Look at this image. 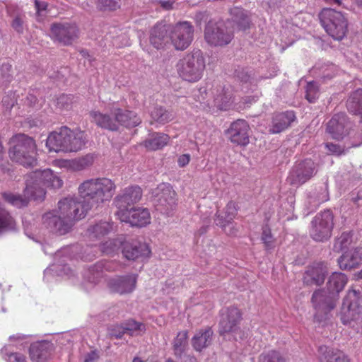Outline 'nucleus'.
<instances>
[{
  "mask_svg": "<svg viewBox=\"0 0 362 362\" xmlns=\"http://www.w3.org/2000/svg\"><path fill=\"white\" fill-rule=\"evenodd\" d=\"M90 209V205L81 199L66 197L59 201L57 211H48L42 216V223L54 233L63 235L69 233Z\"/></svg>",
  "mask_w": 362,
  "mask_h": 362,
  "instance_id": "1",
  "label": "nucleus"
},
{
  "mask_svg": "<svg viewBox=\"0 0 362 362\" xmlns=\"http://www.w3.org/2000/svg\"><path fill=\"white\" fill-rule=\"evenodd\" d=\"M63 183L61 177L51 169L38 170L27 175L24 190L26 198L11 192L4 193L3 197L7 202L20 208L26 206L28 199L37 202L44 200L46 192L42 186L51 189H59Z\"/></svg>",
  "mask_w": 362,
  "mask_h": 362,
  "instance_id": "2",
  "label": "nucleus"
},
{
  "mask_svg": "<svg viewBox=\"0 0 362 362\" xmlns=\"http://www.w3.org/2000/svg\"><path fill=\"white\" fill-rule=\"evenodd\" d=\"M250 23V21L247 14L238 10L237 16L226 24L209 22L205 28V39L211 45H227L231 41L234 30H245L249 28Z\"/></svg>",
  "mask_w": 362,
  "mask_h": 362,
  "instance_id": "3",
  "label": "nucleus"
},
{
  "mask_svg": "<svg viewBox=\"0 0 362 362\" xmlns=\"http://www.w3.org/2000/svg\"><path fill=\"white\" fill-rule=\"evenodd\" d=\"M86 143L87 138L83 132L62 127L49 133L45 145L49 152L66 153L82 150Z\"/></svg>",
  "mask_w": 362,
  "mask_h": 362,
  "instance_id": "4",
  "label": "nucleus"
},
{
  "mask_svg": "<svg viewBox=\"0 0 362 362\" xmlns=\"http://www.w3.org/2000/svg\"><path fill=\"white\" fill-rule=\"evenodd\" d=\"M347 283L346 276L341 272H334L329 277L327 284V291L317 290L314 292L312 303L316 310L315 319L321 321V315H327L336 305L335 296L341 292Z\"/></svg>",
  "mask_w": 362,
  "mask_h": 362,
  "instance_id": "5",
  "label": "nucleus"
},
{
  "mask_svg": "<svg viewBox=\"0 0 362 362\" xmlns=\"http://www.w3.org/2000/svg\"><path fill=\"white\" fill-rule=\"evenodd\" d=\"M113 182L107 178L90 179L78 187L81 199L90 209L95 205L110 200L112 197Z\"/></svg>",
  "mask_w": 362,
  "mask_h": 362,
  "instance_id": "6",
  "label": "nucleus"
},
{
  "mask_svg": "<svg viewBox=\"0 0 362 362\" xmlns=\"http://www.w3.org/2000/svg\"><path fill=\"white\" fill-rule=\"evenodd\" d=\"M10 158L23 166L31 167L37 163V146L35 140L25 134H16L11 139Z\"/></svg>",
  "mask_w": 362,
  "mask_h": 362,
  "instance_id": "7",
  "label": "nucleus"
},
{
  "mask_svg": "<svg viewBox=\"0 0 362 362\" xmlns=\"http://www.w3.org/2000/svg\"><path fill=\"white\" fill-rule=\"evenodd\" d=\"M206 67L205 58L201 50L187 54L177 64V71L183 80L195 83L199 81Z\"/></svg>",
  "mask_w": 362,
  "mask_h": 362,
  "instance_id": "8",
  "label": "nucleus"
},
{
  "mask_svg": "<svg viewBox=\"0 0 362 362\" xmlns=\"http://www.w3.org/2000/svg\"><path fill=\"white\" fill-rule=\"evenodd\" d=\"M341 323L356 332L362 330V299L356 291H349L345 298L341 313Z\"/></svg>",
  "mask_w": 362,
  "mask_h": 362,
  "instance_id": "9",
  "label": "nucleus"
},
{
  "mask_svg": "<svg viewBox=\"0 0 362 362\" xmlns=\"http://www.w3.org/2000/svg\"><path fill=\"white\" fill-rule=\"evenodd\" d=\"M319 17L322 27L333 39L341 40L345 37L348 20L343 13L325 8L320 11Z\"/></svg>",
  "mask_w": 362,
  "mask_h": 362,
  "instance_id": "10",
  "label": "nucleus"
},
{
  "mask_svg": "<svg viewBox=\"0 0 362 362\" xmlns=\"http://www.w3.org/2000/svg\"><path fill=\"white\" fill-rule=\"evenodd\" d=\"M112 263L107 261H100L95 265L86 269L83 274V284L87 289L92 288L100 283H107L112 287L111 273Z\"/></svg>",
  "mask_w": 362,
  "mask_h": 362,
  "instance_id": "11",
  "label": "nucleus"
},
{
  "mask_svg": "<svg viewBox=\"0 0 362 362\" xmlns=\"http://www.w3.org/2000/svg\"><path fill=\"white\" fill-rule=\"evenodd\" d=\"M333 219V214L329 210L317 214L312 221V238L319 242L327 240L331 237L334 227Z\"/></svg>",
  "mask_w": 362,
  "mask_h": 362,
  "instance_id": "12",
  "label": "nucleus"
},
{
  "mask_svg": "<svg viewBox=\"0 0 362 362\" xmlns=\"http://www.w3.org/2000/svg\"><path fill=\"white\" fill-rule=\"evenodd\" d=\"M63 250H57L54 253V262L49 265L44 272V279L47 283H52L54 279L58 281L59 277L75 282L76 274L66 264L63 257Z\"/></svg>",
  "mask_w": 362,
  "mask_h": 362,
  "instance_id": "13",
  "label": "nucleus"
},
{
  "mask_svg": "<svg viewBox=\"0 0 362 362\" xmlns=\"http://www.w3.org/2000/svg\"><path fill=\"white\" fill-rule=\"evenodd\" d=\"M315 173V163L310 159H305L293 166L287 181L291 185L298 187L309 180Z\"/></svg>",
  "mask_w": 362,
  "mask_h": 362,
  "instance_id": "14",
  "label": "nucleus"
},
{
  "mask_svg": "<svg viewBox=\"0 0 362 362\" xmlns=\"http://www.w3.org/2000/svg\"><path fill=\"white\" fill-rule=\"evenodd\" d=\"M117 216L122 222L129 223L132 226L144 227L151 223V214L148 209L133 208L130 210H118Z\"/></svg>",
  "mask_w": 362,
  "mask_h": 362,
  "instance_id": "15",
  "label": "nucleus"
},
{
  "mask_svg": "<svg viewBox=\"0 0 362 362\" xmlns=\"http://www.w3.org/2000/svg\"><path fill=\"white\" fill-rule=\"evenodd\" d=\"M192 35V26L187 22H182L173 27L170 38L175 49L183 50L190 45Z\"/></svg>",
  "mask_w": 362,
  "mask_h": 362,
  "instance_id": "16",
  "label": "nucleus"
},
{
  "mask_svg": "<svg viewBox=\"0 0 362 362\" xmlns=\"http://www.w3.org/2000/svg\"><path fill=\"white\" fill-rule=\"evenodd\" d=\"M238 212V205L235 202H229L222 211H217L214 220L216 224L222 228L225 232L230 235H235L237 229L232 226V221Z\"/></svg>",
  "mask_w": 362,
  "mask_h": 362,
  "instance_id": "17",
  "label": "nucleus"
},
{
  "mask_svg": "<svg viewBox=\"0 0 362 362\" xmlns=\"http://www.w3.org/2000/svg\"><path fill=\"white\" fill-rule=\"evenodd\" d=\"M155 202L168 214L176 204L175 192L170 184L162 183L155 191Z\"/></svg>",
  "mask_w": 362,
  "mask_h": 362,
  "instance_id": "18",
  "label": "nucleus"
},
{
  "mask_svg": "<svg viewBox=\"0 0 362 362\" xmlns=\"http://www.w3.org/2000/svg\"><path fill=\"white\" fill-rule=\"evenodd\" d=\"M350 129V123L344 113L334 115L327 125V132L334 139H342Z\"/></svg>",
  "mask_w": 362,
  "mask_h": 362,
  "instance_id": "19",
  "label": "nucleus"
},
{
  "mask_svg": "<svg viewBox=\"0 0 362 362\" xmlns=\"http://www.w3.org/2000/svg\"><path fill=\"white\" fill-rule=\"evenodd\" d=\"M50 35L54 40L64 45H69L77 37L78 29L73 24H54L51 28Z\"/></svg>",
  "mask_w": 362,
  "mask_h": 362,
  "instance_id": "20",
  "label": "nucleus"
},
{
  "mask_svg": "<svg viewBox=\"0 0 362 362\" xmlns=\"http://www.w3.org/2000/svg\"><path fill=\"white\" fill-rule=\"evenodd\" d=\"M250 127L244 119H237L233 122L228 130L230 141L238 145L245 146L249 141Z\"/></svg>",
  "mask_w": 362,
  "mask_h": 362,
  "instance_id": "21",
  "label": "nucleus"
},
{
  "mask_svg": "<svg viewBox=\"0 0 362 362\" xmlns=\"http://www.w3.org/2000/svg\"><path fill=\"white\" fill-rule=\"evenodd\" d=\"M142 197V190L138 186L125 188L121 194L117 197L116 203L118 210L128 209V206L136 204Z\"/></svg>",
  "mask_w": 362,
  "mask_h": 362,
  "instance_id": "22",
  "label": "nucleus"
},
{
  "mask_svg": "<svg viewBox=\"0 0 362 362\" xmlns=\"http://www.w3.org/2000/svg\"><path fill=\"white\" fill-rule=\"evenodd\" d=\"M240 317V312L237 308H230L223 310L220 321V333L224 334L235 331Z\"/></svg>",
  "mask_w": 362,
  "mask_h": 362,
  "instance_id": "23",
  "label": "nucleus"
},
{
  "mask_svg": "<svg viewBox=\"0 0 362 362\" xmlns=\"http://www.w3.org/2000/svg\"><path fill=\"white\" fill-rule=\"evenodd\" d=\"M327 268L324 263H316L309 267L304 276V282L308 285H320L325 281Z\"/></svg>",
  "mask_w": 362,
  "mask_h": 362,
  "instance_id": "24",
  "label": "nucleus"
},
{
  "mask_svg": "<svg viewBox=\"0 0 362 362\" xmlns=\"http://www.w3.org/2000/svg\"><path fill=\"white\" fill-rule=\"evenodd\" d=\"M296 116L293 111H286L275 115L269 132L272 134L280 133L287 129L295 120Z\"/></svg>",
  "mask_w": 362,
  "mask_h": 362,
  "instance_id": "25",
  "label": "nucleus"
},
{
  "mask_svg": "<svg viewBox=\"0 0 362 362\" xmlns=\"http://www.w3.org/2000/svg\"><path fill=\"white\" fill-rule=\"evenodd\" d=\"M338 262L341 269L354 268L362 264V250H345Z\"/></svg>",
  "mask_w": 362,
  "mask_h": 362,
  "instance_id": "26",
  "label": "nucleus"
},
{
  "mask_svg": "<svg viewBox=\"0 0 362 362\" xmlns=\"http://www.w3.org/2000/svg\"><path fill=\"white\" fill-rule=\"evenodd\" d=\"M115 121H117L124 127L129 128L139 125L141 119L133 111L119 109L115 112Z\"/></svg>",
  "mask_w": 362,
  "mask_h": 362,
  "instance_id": "27",
  "label": "nucleus"
},
{
  "mask_svg": "<svg viewBox=\"0 0 362 362\" xmlns=\"http://www.w3.org/2000/svg\"><path fill=\"white\" fill-rule=\"evenodd\" d=\"M52 344L46 341H38L31 344L30 356L34 362H42L49 354Z\"/></svg>",
  "mask_w": 362,
  "mask_h": 362,
  "instance_id": "28",
  "label": "nucleus"
},
{
  "mask_svg": "<svg viewBox=\"0 0 362 362\" xmlns=\"http://www.w3.org/2000/svg\"><path fill=\"white\" fill-rule=\"evenodd\" d=\"M136 284V275L131 274L120 276L115 281V292L120 295L130 293L135 289Z\"/></svg>",
  "mask_w": 362,
  "mask_h": 362,
  "instance_id": "29",
  "label": "nucleus"
},
{
  "mask_svg": "<svg viewBox=\"0 0 362 362\" xmlns=\"http://www.w3.org/2000/svg\"><path fill=\"white\" fill-rule=\"evenodd\" d=\"M321 362H351L348 356L339 349L320 347Z\"/></svg>",
  "mask_w": 362,
  "mask_h": 362,
  "instance_id": "30",
  "label": "nucleus"
},
{
  "mask_svg": "<svg viewBox=\"0 0 362 362\" xmlns=\"http://www.w3.org/2000/svg\"><path fill=\"white\" fill-rule=\"evenodd\" d=\"M213 103V105L219 110L229 109L233 103V96L230 88H223L221 90H217Z\"/></svg>",
  "mask_w": 362,
  "mask_h": 362,
  "instance_id": "31",
  "label": "nucleus"
},
{
  "mask_svg": "<svg viewBox=\"0 0 362 362\" xmlns=\"http://www.w3.org/2000/svg\"><path fill=\"white\" fill-rule=\"evenodd\" d=\"M167 29L165 25H156L153 28L150 33L149 41L156 49L162 48L168 42Z\"/></svg>",
  "mask_w": 362,
  "mask_h": 362,
  "instance_id": "32",
  "label": "nucleus"
},
{
  "mask_svg": "<svg viewBox=\"0 0 362 362\" xmlns=\"http://www.w3.org/2000/svg\"><path fill=\"white\" fill-rule=\"evenodd\" d=\"M145 325L134 320L127 321L124 326H115V337H121V334L127 333L131 336L139 335L144 332Z\"/></svg>",
  "mask_w": 362,
  "mask_h": 362,
  "instance_id": "33",
  "label": "nucleus"
},
{
  "mask_svg": "<svg viewBox=\"0 0 362 362\" xmlns=\"http://www.w3.org/2000/svg\"><path fill=\"white\" fill-rule=\"evenodd\" d=\"M170 140V136L164 133H153L146 139L144 146L149 151H156L166 146Z\"/></svg>",
  "mask_w": 362,
  "mask_h": 362,
  "instance_id": "34",
  "label": "nucleus"
},
{
  "mask_svg": "<svg viewBox=\"0 0 362 362\" xmlns=\"http://www.w3.org/2000/svg\"><path fill=\"white\" fill-rule=\"evenodd\" d=\"M213 332L210 328L199 330L192 339L193 347L197 351H202L211 344Z\"/></svg>",
  "mask_w": 362,
  "mask_h": 362,
  "instance_id": "35",
  "label": "nucleus"
},
{
  "mask_svg": "<svg viewBox=\"0 0 362 362\" xmlns=\"http://www.w3.org/2000/svg\"><path fill=\"white\" fill-rule=\"evenodd\" d=\"M151 118V123H158L159 124H164L172 121L174 115L171 111H169L164 107L155 105L149 111Z\"/></svg>",
  "mask_w": 362,
  "mask_h": 362,
  "instance_id": "36",
  "label": "nucleus"
},
{
  "mask_svg": "<svg viewBox=\"0 0 362 362\" xmlns=\"http://www.w3.org/2000/svg\"><path fill=\"white\" fill-rule=\"evenodd\" d=\"M16 229V223L11 214L0 204V235Z\"/></svg>",
  "mask_w": 362,
  "mask_h": 362,
  "instance_id": "37",
  "label": "nucleus"
},
{
  "mask_svg": "<svg viewBox=\"0 0 362 362\" xmlns=\"http://www.w3.org/2000/svg\"><path fill=\"white\" fill-rule=\"evenodd\" d=\"M346 106L350 112L362 115V89H357L349 96Z\"/></svg>",
  "mask_w": 362,
  "mask_h": 362,
  "instance_id": "38",
  "label": "nucleus"
},
{
  "mask_svg": "<svg viewBox=\"0 0 362 362\" xmlns=\"http://www.w3.org/2000/svg\"><path fill=\"white\" fill-rule=\"evenodd\" d=\"M94 162V156L92 154H86L83 156L74 159H71L69 162L71 166V170L81 171L93 165Z\"/></svg>",
  "mask_w": 362,
  "mask_h": 362,
  "instance_id": "39",
  "label": "nucleus"
},
{
  "mask_svg": "<svg viewBox=\"0 0 362 362\" xmlns=\"http://www.w3.org/2000/svg\"><path fill=\"white\" fill-rule=\"evenodd\" d=\"M356 242V238L352 231L343 232L335 240V249H349Z\"/></svg>",
  "mask_w": 362,
  "mask_h": 362,
  "instance_id": "40",
  "label": "nucleus"
},
{
  "mask_svg": "<svg viewBox=\"0 0 362 362\" xmlns=\"http://www.w3.org/2000/svg\"><path fill=\"white\" fill-rule=\"evenodd\" d=\"M112 228V226L110 223L103 221L91 227L88 230V233L91 238L100 240L107 234Z\"/></svg>",
  "mask_w": 362,
  "mask_h": 362,
  "instance_id": "41",
  "label": "nucleus"
},
{
  "mask_svg": "<svg viewBox=\"0 0 362 362\" xmlns=\"http://www.w3.org/2000/svg\"><path fill=\"white\" fill-rule=\"evenodd\" d=\"M90 116L93 122L101 128L111 130L112 122L110 117L99 112L93 111L90 112Z\"/></svg>",
  "mask_w": 362,
  "mask_h": 362,
  "instance_id": "42",
  "label": "nucleus"
},
{
  "mask_svg": "<svg viewBox=\"0 0 362 362\" xmlns=\"http://www.w3.org/2000/svg\"><path fill=\"white\" fill-rule=\"evenodd\" d=\"M187 345V332L186 331L179 332L173 343L175 354L177 356H181L185 351Z\"/></svg>",
  "mask_w": 362,
  "mask_h": 362,
  "instance_id": "43",
  "label": "nucleus"
},
{
  "mask_svg": "<svg viewBox=\"0 0 362 362\" xmlns=\"http://www.w3.org/2000/svg\"><path fill=\"white\" fill-rule=\"evenodd\" d=\"M259 362H286L281 354L275 351H270L262 354L259 357Z\"/></svg>",
  "mask_w": 362,
  "mask_h": 362,
  "instance_id": "44",
  "label": "nucleus"
},
{
  "mask_svg": "<svg viewBox=\"0 0 362 362\" xmlns=\"http://www.w3.org/2000/svg\"><path fill=\"white\" fill-rule=\"evenodd\" d=\"M319 89L317 83L314 81L308 82L306 86V99L310 103H315L319 97Z\"/></svg>",
  "mask_w": 362,
  "mask_h": 362,
  "instance_id": "45",
  "label": "nucleus"
},
{
  "mask_svg": "<svg viewBox=\"0 0 362 362\" xmlns=\"http://www.w3.org/2000/svg\"><path fill=\"white\" fill-rule=\"evenodd\" d=\"M72 97L68 95H62L56 102L57 107L60 110H69L71 107Z\"/></svg>",
  "mask_w": 362,
  "mask_h": 362,
  "instance_id": "46",
  "label": "nucleus"
},
{
  "mask_svg": "<svg viewBox=\"0 0 362 362\" xmlns=\"http://www.w3.org/2000/svg\"><path fill=\"white\" fill-rule=\"evenodd\" d=\"M35 4L37 21H42L47 15V4L45 1H35Z\"/></svg>",
  "mask_w": 362,
  "mask_h": 362,
  "instance_id": "47",
  "label": "nucleus"
},
{
  "mask_svg": "<svg viewBox=\"0 0 362 362\" xmlns=\"http://www.w3.org/2000/svg\"><path fill=\"white\" fill-rule=\"evenodd\" d=\"M11 65L8 63H4L0 66V78L5 81H10L11 77Z\"/></svg>",
  "mask_w": 362,
  "mask_h": 362,
  "instance_id": "48",
  "label": "nucleus"
},
{
  "mask_svg": "<svg viewBox=\"0 0 362 362\" xmlns=\"http://www.w3.org/2000/svg\"><path fill=\"white\" fill-rule=\"evenodd\" d=\"M325 147L330 153L334 155L339 156L344 151L343 148L333 143H327Z\"/></svg>",
  "mask_w": 362,
  "mask_h": 362,
  "instance_id": "49",
  "label": "nucleus"
},
{
  "mask_svg": "<svg viewBox=\"0 0 362 362\" xmlns=\"http://www.w3.org/2000/svg\"><path fill=\"white\" fill-rule=\"evenodd\" d=\"M262 240L267 246L273 242V236L271 230L267 226L264 227L262 229Z\"/></svg>",
  "mask_w": 362,
  "mask_h": 362,
  "instance_id": "50",
  "label": "nucleus"
},
{
  "mask_svg": "<svg viewBox=\"0 0 362 362\" xmlns=\"http://www.w3.org/2000/svg\"><path fill=\"white\" fill-rule=\"evenodd\" d=\"M28 338V336L23 335L21 334H16L13 336H11L9 339L11 341L16 340L18 342V344H16V346H25L28 342L27 341Z\"/></svg>",
  "mask_w": 362,
  "mask_h": 362,
  "instance_id": "51",
  "label": "nucleus"
},
{
  "mask_svg": "<svg viewBox=\"0 0 362 362\" xmlns=\"http://www.w3.org/2000/svg\"><path fill=\"white\" fill-rule=\"evenodd\" d=\"M8 362H27V361L24 355L16 352L8 355Z\"/></svg>",
  "mask_w": 362,
  "mask_h": 362,
  "instance_id": "52",
  "label": "nucleus"
},
{
  "mask_svg": "<svg viewBox=\"0 0 362 362\" xmlns=\"http://www.w3.org/2000/svg\"><path fill=\"white\" fill-rule=\"evenodd\" d=\"M12 28L18 33H22L23 30V21L19 16L16 17L12 22Z\"/></svg>",
  "mask_w": 362,
  "mask_h": 362,
  "instance_id": "53",
  "label": "nucleus"
},
{
  "mask_svg": "<svg viewBox=\"0 0 362 362\" xmlns=\"http://www.w3.org/2000/svg\"><path fill=\"white\" fill-rule=\"evenodd\" d=\"M122 247V249H129V243L126 240V237L120 235L115 239V247Z\"/></svg>",
  "mask_w": 362,
  "mask_h": 362,
  "instance_id": "54",
  "label": "nucleus"
},
{
  "mask_svg": "<svg viewBox=\"0 0 362 362\" xmlns=\"http://www.w3.org/2000/svg\"><path fill=\"white\" fill-rule=\"evenodd\" d=\"M140 250H122L124 257L127 259H135L139 256Z\"/></svg>",
  "mask_w": 362,
  "mask_h": 362,
  "instance_id": "55",
  "label": "nucleus"
},
{
  "mask_svg": "<svg viewBox=\"0 0 362 362\" xmlns=\"http://www.w3.org/2000/svg\"><path fill=\"white\" fill-rule=\"evenodd\" d=\"M81 259L85 262H90L95 259V255L93 250H81Z\"/></svg>",
  "mask_w": 362,
  "mask_h": 362,
  "instance_id": "56",
  "label": "nucleus"
},
{
  "mask_svg": "<svg viewBox=\"0 0 362 362\" xmlns=\"http://www.w3.org/2000/svg\"><path fill=\"white\" fill-rule=\"evenodd\" d=\"M336 71V66L334 64H329L327 66V68L324 71L325 78H332L334 75V72Z\"/></svg>",
  "mask_w": 362,
  "mask_h": 362,
  "instance_id": "57",
  "label": "nucleus"
},
{
  "mask_svg": "<svg viewBox=\"0 0 362 362\" xmlns=\"http://www.w3.org/2000/svg\"><path fill=\"white\" fill-rule=\"evenodd\" d=\"M190 160V156L189 154H183L178 158V165L180 167H185Z\"/></svg>",
  "mask_w": 362,
  "mask_h": 362,
  "instance_id": "58",
  "label": "nucleus"
},
{
  "mask_svg": "<svg viewBox=\"0 0 362 362\" xmlns=\"http://www.w3.org/2000/svg\"><path fill=\"white\" fill-rule=\"evenodd\" d=\"M112 0H98V4L100 9L110 8Z\"/></svg>",
  "mask_w": 362,
  "mask_h": 362,
  "instance_id": "59",
  "label": "nucleus"
},
{
  "mask_svg": "<svg viewBox=\"0 0 362 362\" xmlns=\"http://www.w3.org/2000/svg\"><path fill=\"white\" fill-rule=\"evenodd\" d=\"M174 3L175 1L173 0L160 1V5L163 8L170 10L173 8Z\"/></svg>",
  "mask_w": 362,
  "mask_h": 362,
  "instance_id": "60",
  "label": "nucleus"
},
{
  "mask_svg": "<svg viewBox=\"0 0 362 362\" xmlns=\"http://www.w3.org/2000/svg\"><path fill=\"white\" fill-rule=\"evenodd\" d=\"M69 162H71V159H64V160H59L57 161V165L60 168H65L71 170V166H69Z\"/></svg>",
  "mask_w": 362,
  "mask_h": 362,
  "instance_id": "61",
  "label": "nucleus"
},
{
  "mask_svg": "<svg viewBox=\"0 0 362 362\" xmlns=\"http://www.w3.org/2000/svg\"><path fill=\"white\" fill-rule=\"evenodd\" d=\"M322 197L317 199L316 206H318L321 203L325 202L329 199L328 194L325 189H324L323 192H322Z\"/></svg>",
  "mask_w": 362,
  "mask_h": 362,
  "instance_id": "62",
  "label": "nucleus"
},
{
  "mask_svg": "<svg viewBox=\"0 0 362 362\" xmlns=\"http://www.w3.org/2000/svg\"><path fill=\"white\" fill-rule=\"evenodd\" d=\"M97 357L98 356L95 352H91L86 356L84 362H93V361H95Z\"/></svg>",
  "mask_w": 362,
  "mask_h": 362,
  "instance_id": "63",
  "label": "nucleus"
},
{
  "mask_svg": "<svg viewBox=\"0 0 362 362\" xmlns=\"http://www.w3.org/2000/svg\"><path fill=\"white\" fill-rule=\"evenodd\" d=\"M27 102H28V104L30 106L32 105H34L37 101V98L33 95V94H29L28 96H27Z\"/></svg>",
  "mask_w": 362,
  "mask_h": 362,
  "instance_id": "64",
  "label": "nucleus"
}]
</instances>
